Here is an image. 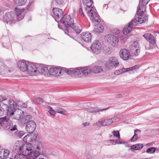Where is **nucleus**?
Returning a JSON list of instances; mask_svg holds the SVG:
<instances>
[{"label": "nucleus", "instance_id": "1", "mask_svg": "<svg viewBox=\"0 0 159 159\" xmlns=\"http://www.w3.org/2000/svg\"><path fill=\"white\" fill-rule=\"evenodd\" d=\"M10 112H12V114H10L9 116H11L13 119L17 120H21L24 117L23 111L21 110L16 108L17 104L16 103L12 100L10 101Z\"/></svg>", "mask_w": 159, "mask_h": 159}, {"label": "nucleus", "instance_id": "2", "mask_svg": "<svg viewBox=\"0 0 159 159\" xmlns=\"http://www.w3.org/2000/svg\"><path fill=\"white\" fill-rule=\"evenodd\" d=\"M0 125L6 130L10 129L13 131L17 129L16 126L14 125L13 126L11 121L9 117L7 116L0 118Z\"/></svg>", "mask_w": 159, "mask_h": 159}, {"label": "nucleus", "instance_id": "3", "mask_svg": "<svg viewBox=\"0 0 159 159\" xmlns=\"http://www.w3.org/2000/svg\"><path fill=\"white\" fill-rule=\"evenodd\" d=\"M119 65V62L117 58L114 57H110L107 61H105L104 63L105 69L108 70L113 69Z\"/></svg>", "mask_w": 159, "mask_h": 159}, {"label": "nucleus", "instance_id": "4", "mask_svg": "<svg viewBox=\"0 0 159 159\" xmlns=\"http://www.w3.org/2000/svg\"><path fill=\"white\" fill-rule=\"evenodd\" d=\"M11 99L9 100V105L8 106L3 103H0V116H3L7 114L9 116L10 114H12V112H10V101Z\"/></svg>", "mask_w": 159, "mask_h": 159}, {"label": "nucleus", "instance_id": "5", "mask_svg": "<svg viewBox=\"0 0 159 159\" xmlns=\"http://www.w3.org/2000/svg\"><path fill=\"white\" fill-rule=\"evenodd\" d=\"M87 9H88L89 10L87 11V12L89 16L90 17V19L93 22H95L98 23L101 21L98 15L94 11L93 7H92L91 9H90V10H89V8Z\"/></svg>", "mask_w": 159, "mask_h": 159}, {"label": "nucleus", "instance_id": "6", "mask_svg": "<svg viewBox=\"0 0 159 159\" xmlns=\"http://www.w3.org/2000/svg\"><path fill=\"white\" fill-rule=\"evenodd\" d=\"M16 16L13 12H8L4 15L3 20L7 24L11 25L15 23V16Z\"/></svg>", "mask_w": 159, "mask_h": 159}, {"label": "nucleus", "instance_id": "7", "mask_svg": "<svg viewBox=\"0 0 159 159\" xmlns=\"http://www.w3.org/2000/svg\"><path fill=\"white\" fill-rule=\"evenodd\" d=\"M106 40L112 46L116 47L119 42V39L116 36L108 34L105 37Z\"/></svg>", "mask_w": 159, "mask_h": 159}, {"label": "nucleus", "instance_id": "8", "mask_svg": "<svg viewBox=\"0 0 159 159\" xmlns=\"http://www.w3.org/2000/svg\"><path fill=\"white\" fill-rule=\"evenodd\" d=\"M150 0H140L137 9V14L141 15L144 13L145 10V6Z\"/></svg>", "mask_w": 159, "mask_h": 159}, {"label": "nucleus", "instance_id": "9", "mask_svg": "<svg viewBox=\"0 0 159 159\" xmlns=\"http://www.w3.org/2000/svg\"><path fill=\"white\" fill-rule=\"evenodd\" d=\"M92 51L96 54H99L102 50V45L99 41H96L91 47Z\"/></svg>", "mask_w": 159, "mask_h": 159}, {"label": "nucleus", "instance_id": "10", "mask_svg": "<svg viewBox=\"0 0 159 159\" xmlns=\"http://www.w3.org/2000/svg\"><path fill=\"white\" fill-rule=\"evenodd\" d=\"M64 71V70L61 67L51 68L49 69V76L52 75L55 76H59L61 73L63 74Z\"/></svg>", "mask_w": 159, "mask_h": 159}, {"label": "nucleus", "instance_id": "11", "mask_svg": "<svg viewBox=\"0 0 159 159\" xmlns=\"http://www.w3.org/2000/svg\"><path fill=\"white\" fill-rule=\"evenodd\" d=\"M33 147L30 143H27L22 145L21 153L26 156L33 149Z\"/></svg>", "mask_w": 159, "mask_h": 159}, {"label": "nucleus", "instance_id": "12", "mask_svg": "<svg viewBox=\"0 0 159 159\" xmlns=\"http://www.w3.org/2000/svg\"><path fill=\"white\" fill-rule=\"evenodd\" d=\"M61 23L65 24L66 27L67 28L70 26L73 23V20L70 15L64 16L61 20Z\"/></svg>", "mask_w": 159, "mask_h": 159}, {"label": "nucleus", "instance_id": "13", "mask_svg": "<svg viewBox=\"0 0 159 159\" xmlns=\"http://www.w3.org/2000/svg\"><path fill=\"white\" fill-rule=\"evenodd\" d=\"M25 127L26 131L29 133H32L36 128L35 123L34 121L30 120L26 123Z\"/></svg>", "mask_w": 159, "mask_h": 159}, {"label": "nucleus", "instance_id": "14", "mask_svg": "<svg viewBox=\"0 0 159 159\" xmlns=\"http://www.w3.org/2000/svg\"><path fill=\"white\" fill-rule=\"evenodd\" d=\"M38 67H36V66L34 64L30 63L28 65V69L27 73L31 75H34L38 73Z\"/></svg>", "mask_w": 159, "mask_h": 159}, {"label": "nucleus", "instance_id": "15", "mask_svg": "<svg viewBox=\"0 0 159 159\" xmlns=\"http://www.w3.org/2000/svg\"><path fill=\"white\" fill-rule=\"evenodd\" d=\"M38 73L43 74L44 75L49 76V70L48 68L44 65H40L38 67Z\"/></svg>", "mask_w": 159, "mask_h": 159}, {"label": "nucleus", "instance_id": "16", "mask_svg": "<svg viewBox=\"0 0 159 159\" xmlns=\"http://www.w3.org/2000/svg\"><path fill=\"white\" fill-rule=\"evenodd\" d=\"M120 56L123 60H126L130 58V55L128 50L126 49H123L120 52Z\"/></svg>", "mask_w": 159, "mask_h": 159}, {"label": "nucleus", "instance_id": "17", "mask_svg": "<svg viewBox=\"0 0 159 159\" xmlns=\"http://www.w3.org/2000/svg\"><path fill=\"white\" fill-rule=\"evenodd\" d=\"M79 75L83 74L85 76L91 73V68L88 67H78Z\"/></svg>", "mask_w": 159, "mask_h": 159}, {"label": "nucleus", "instance_id": "18", "mask_svg": "<svg viewBox=\"0 0 159 159\" xmlns=\"http://www.w3.org/2000/svg\"><path fill=\"white\" fill-rule=\"evenodd\" d=\"M53 17L56 20V19L61 18L63 15L62 11L58 8H53Z\"/></svg>", "mask_w": 159, "mask_h": 159}, {"label": "nucleus", "instance_id": "19", "mask_svg": "<svg viewBox=\"0 0 159 159\" xmlns=\"http://www.w3.org/2000/svg\"><path fill=\"white\" fill-rule=\"evenodd\" d=\"M22 144L21 142L18 141L15 143L12 149V152L14 153L20 152L21 153V148Z\"/></svg>", "mask_w": 159, "mask_h": 159}, {"label": "nucleus", "instance_id": "20", "mask_svg": "<svg viewBox=\"0 0 159 159\" xmlns=\"http://www.w3.org/2000/svg\"><path fill=\"white\" fill-rule=\"evenodd\" d=\"M40 154V152L37 151H33L30 152L29 154L26 156L27 159H35L37 158Z\"/></svg>", "mask_w": 159, "mask_h": 159}, {"label": "nucleus", "instance_id": "21", "mask_svg": "<svg viewBox=\"0 0 159 159\" xmlns=\"http://www.w3.org/2000/svg\"><path fill=\"white\" fill-rule=\"evenodd\" d=\"M15 11L17 20L19 21L22 19L24 17L23 13L24 11V9L16 8Z\"/></svg>", "mask_w": 159, "mask_h": 159}, {"label": "nucleus", "instance_id": "22", "mask_svg": "<svg viewBox=\"0 0 159 159\" xmlns=\"http://www.w3.org/2000/svg\"><path fill=\"white\" fill-rule=\"evenodd\" d=\"M25 62L19 61L18 62V65L20 70L23 72H27L28 69V65Z\"/></svg>", "mask_w": 159, "mask_h": 159}, {"label": "nucleus", "instance_id": "23", "mask_svg": "<svg viewBox=\"0 0 159 159\" xmlns=\"http://www.w3.org/2000/svg\"><path fill=\"white\" fill-rule=\"evenodd\" d=\"M78 70H79L78 67L75 68H70V70H64V72H65L69 75L72 76L74 75H79Z\"/></svg>", "mask_w": 159, "mask_h": 159}, {"label": "nucleus", "instance_id": "24", "mask_svg": "<svg viewBox=\"0 0 159 159\" xmlns=\"http://www.w3.org/2000/svg\"><path fill=\"white\" fill-rule=\"evenodd\" d=\"M9 154V151L5 149H0V159H6Z\"/></svg>", "mask_w": 159, "mask_h": 159}, {"label": "nucleus", "instance_id": "25", "mask_svg": "<svg viewBox=\"0 0 159 159\" xmlns=\"http://www.w3.org/2000/svg\"><path fill=\"white\" fill-rule=\"evenodd\" d=\"M81 37L82 39L86 42H89L91 40V35L89 32L83 33L81 34Z\"/></svg>", "mask_w": 159, "mask_h": 159}, {"label": "nucleus", "instance_id": "26", "mask_svg": "<svg viewBox=\"0 0 159 159\" xmlns=\"http://www.w3.org/2000/svg\"><path fill=\"white\" fill-rule=\"evenodd\" d=\"M143 37L150 43L154 44L155 43V40L153 35L151 34L146 33L143 35Z\"/></svg>", "mask_w": 159, "mask_h": 159}, {"label": "nucleus", "instance_id": "27", "mask_svg": "<svg viewBox=\"0 0 159 159\" xmlns=\"http://www.w3.org/2000/svg\"><path fill=\"white\" fill-rule=\"evenodd\" d=\"M82 3L84 5L87 7L85 8V10L86 11H88V9L87 8H89L90 9H91V7H91L92 4L93 3V2L92 0H82Z\"/></svg>", "mask_w": 159, "mask_h": 159}, {"label": "nucleus", "instance_id": "28", "mask_svg": "<svg viewBox=\"0 0 159 159\" xmlns=\"http://www.w3.org/2000/svg\"><path fill=\"white\" fill-rule=\"evenodd\" d=\"M91 72L94 74L101 73L103 71L102 68L98 66H96L91 68Z\"/></svg>", "mask_w": 159, "mask_h": 159}, {"label": "nucleus", "instance_id": "29", "mask_svg": "<svg viewBox=\"0 0 159 159\" xmlns=\"http://www.w3.org/2000/svg\"><path fill=\"white\" fill-rule=\"evenodd\" d=\"M109 109V107H107L103 109H97L93 107H90L87 109V111L91 113H96L99 111H105Z\"/></svg>", "mask_w": 159, "mask_h": 159}, {"label": "nucleus", "instance_id": "30", "mask_svg": "<svg viewBox=\"0 0 159 159\" xmlns=\"http://www.w3.org/2000/svg\"><path fill=\"white\" fill-rule=\"evenodd\" d=\"M8 71H10L8 67L4 65L2 62H0V74H4Z\"/></svg>", "mask_w": 159, "mask_h": 159}, {"label": "nucleus", "instance_id": "31", "mask_svg": "<svg viewBox=\"0 0 159 159\" xmlns=\"http://www.w3.org/2000/svg\"><path fill=\"white\" fill-rule=\"evenodd\" d=\"M74 23H73L70 26L71 28L73 29L76 33H79L81 32L82 30V28L80 25H75Z\"/></svg>", "mask_w": 159, "mask_h": 159}, {"label": "nucleus", "instance_id": "32", "mask_svg": "<svg viewBox=\"0 0 159 159\" xmlns=\"http://www.w3.org/2000/svg\"><path fill=\"white\" fill-rule=\"evenodd\" d=\"M143 13L141 15H137L139 16V24L142 23L143 22H146L148 20V16L146 15H143Z\"/></svg>", "mask_w": 159, "mask_h": 159}, {"label": "nucleus", "instance_id": "33", "mask_svg": "<svg viewBox=\"0 0 159 159\" xmlns=\"http://www.w3.org/2000/svg\"><path fill=\"white\" fill-rule=\"evenodd\" d=\"M97 23V25H94V30L97 33L102 32L104 30L103 26L101 24H98Z\"/></svg>", "mask_w": 159, "mask_h": 159}, {"label": "nucleus", "instance_id": "34", "mask_svg": "<svg viewBox=\"0 0 159 159\" xmlns=\"http://www.w3.org/2000/svg\"><path fill=\"white\" fill-rule=\"evenodd\" d=\"M143 145L142 144L139 143L133 145L130 147L131 148L134 150H139L143 148Z\"/></svg>", "mask_w": 159, "mask_h": 159}, {"label": "nucleus", "instance_id": "35", "mask_svg": "<svg viewBox=\"0 0 159 159\" xmlns=\"http://www.w3.org/2000/svg\"><path fill=\"white\" fill-rule=\"evenodd\" d=\"M104 122V123L105 126L110 125L111 124L114 122L115 120L113 118H106L103 119Z\"/></svg>", "mask_w": 159, "mask_h": 159}, {"label": "nucleus", "instance_id": "36", "mask_svg": "<svg viewBox=\"0 0 159 159\" xmlns=\"http://www.w3.org/2000/svg\"><path fill=\"white\" fill-rule=\"evenodd\" d=\"M132 28L129 24L128 25L124 27L123 30V33L125 34L129 33L132 30Z\"/></svg>", "mask_w": 159, "mask_h": 159}, {"label": "nucleus", "instance_id": "37", "mask_svg": "<svg viewBox=\"0 0 159 159\" xmlns=\"http://www.w3.org/2000/svg\"><path fill=\"white\" fill-rule=\"evenodd\" d=\"M138 23H139V18L138 20L136 19H134L131 21L129 24L130 26L133 28L137 25Z\"/></svg>", "mask_w": 159, "mask_h": 159}, {"label": "nucleus", "instance_id": "38", "mask_svg": "<svg viewBox=\"0 0 159 159\" xmlns=\"http://www.w3.org/2000/svg\"><path fill=\"white\" fill-rule=\"evenodd\" d=\"M26 2V0H15L16 4L19 6H22L24 5Z\"/></svg>", "mask_w": 159, "mask_h": 159}, {"label": "nucleus", "instance_id": "39", "mask_svg": "<svg viewBox=\"0 0 159 159\" xmlns=\"http://www.w3.org/2000/svg\"><path fill=\"white\" fill-rule=\"evenodd\" d=\"M25 134V132L23 131H17L15 133V135L16 136L21 138Z\"/></svg>", "mask_w": 159, "mask_h": 159}, {"label": "nucleus", "instance_id": "40", "mask_svg": "<svg viewBox=\"0 0 159 159\" xmlns=\"http://www.w3.org/2000/svg\"><path fill=\"white\" fill-rule=\"evenodd\" d=\"M95 125L97 126L98 127H100L101 126H105L104 123V122L103 119L99 120L95 124Z\"/></svg>", "mask_w": 159, "mask_h": 159}, {"label": "nucleus", "instance_id": "41", "mask_svg": "<svg viewBox=\"0 0 159 159\" xmlns=\"http://www.w3.org/2000/svg\"><path fill=\"white\" fill-rule=\"evenodd\" d=\"M56 111L58 113H60L64 115H66V111L61 108H57L56 110Z\"/></svg>", "mask_w": 159, "mask_h": 159}, {"label": "nucleus", "instance_id": "42", "mask_svg": "<svg viewBox=\"0 0 159 159\" xmlns=\"http://www.w3.org/2000/svg\"><path fill=\"white\" fill-rule=\"evenodd\" d=\"M137 48H139V45L137 42H134L132 44L130 48V50H133Z\"/></svg>", "mask_w": 159, "mask_h": 159}, {"label": "nucleus", "instance_id": "43", "mask_svg": "<svg viewBox=\"0 0 159 159\" xmlns=\"http://www.w3.org/2000/svg\"><path fill=\"white\" fill-rule=\"evenodd\" d=\"M123 116L122 115L118 114L116 115L112 118L113 119H114V120H114V122H116L118 121V120H119L123 119Z\"/></svg>", "mask_w": 159, "mask_h": 159}, {"label": "nucleus", "instance_id": "44", "mask_svg": "<svg viewBox=\"0 0 159 159\" xmlns=\"http://www.w3.org/2000/svg\"><path fill=\"white\" fill-rule=\"evenodd\" d=\"M15 159H27L26 156L23 154L16 155L15 157Z\"/></svg>", "mask_w": 159, "mask_h": 159}, {"label": "nucleus", "instance_id": "45", "mask_svg": "<svg viewBox=\"0 0 159 159\" xmlns=\"http://www.w3.org/2000/svg\"><path fill=\"white\" fill-rule=\"evenodd\" d=\"M30 139L32 141V139H31V137L29 135H26L23 138V140L25 143H28L30 141Z\"/></svg>", "mask_w": 159, "mask_h": 159}, {"label": "nucleus", "instance_id": "46", "mask_svg": "<svg viewBox=\"0 0 159 159\" xmlns=\"http://www.w3.org/2000/svg\"><path fill=\"white\" fill-rule=\"evenodd\" d=\"M131 52L135 56L138 55L140 52V50L139 48H136L135 49H134L133 50H130Z\"/></svg>", "mask_w": 159, "mask_h": 159}, {"label": "nucleus", "instance_id": "47", "mask_svg": "<svg viewBox=\"0 0 159 159\" xmlns=\"http://www.w3.org/2000/svg\"><path fill=\"white\" fill-rule=\"evenodd\" d=\"M138 131H140L139 129H136L134 130V134L131 139V141L134 142V141H136L137 139L138 135L136 133V132Z\"/></svg>", "mask_w": 159, "mask_h": 159}, {"label": "nucleus", "instance_id": "48", "mask_svg": "<svg viewBox=\"0 0 159 159\" xmlns=\"http://www.w3.org/2000/svg\"><path fill=\"white\" fill-rule=\"evenodd\" d=\"M112 134L114 137L118 138V139H120V133L118 131H113L112 132Z\"/></svg>", "mask_w": 159, "mask_h": 159}, {"label": "nucleus", "instance_id": "49", "mask_svg": "<svg viewBox=\"0 0 159 159\" xmlns=\"http://www.w3.org/2000/svg\"><path fill=\"white\" fill-rule=\"evenodd\" d=\"M156 151V148L154 147H152L148 148L146 152L148 153H152L155 152Z\"/></svg>", "mask_w": 159, "mask_h": 159}, {"label": "nucleus", "instance_id": "50", "mask_svg": "<svg viewBox=\"0 0 159 159\" xmlns=\"http://www.w3.org/2000/svg\"><path fill=\"white\" fill-rule=\"evenodd\" d=\"M48 111L51 115L54 116L55 115V111L53 110L51 107L48 106Z\"/></svg>", "mask_w": 159, "mask_h": 159}, {"label": "nucleus", "instance_id": "51", "mask_svg": "<svg viewBox=\"0 0 159 159\" xmlns=\"http://www.w3.org/2000/svg\"><path fill=\"white\" fill-rule=\"evenodd\" d=\"M35 101L38 104H41L43 102V99L41 98H36Z\"/></svg>", "mask_w": 159, "mask_h": 159}, {"label": "nucleus", "instance_id": "52", "mask_svg": "<svg viewBox=\"0 0 159 159\" xmlns=\"http://www.w3.org/2000/svg\"><path fill=\"white\" fill-rule=\"evenodd\" d=\"M118 139L117 140H111L110 141V142L112 144L116 145V144H117V143H118L119 139Z\"/></svg>", "mask_w": 159, "mask_h": 159}, {"label": "nucleus", "instance_id": "53", "mask_svg": "<svg viewBox=\"0 0 159 159\" xmlns=\"http://www.w3.org/2000/svg\"><path fill=\"white\" fill-rule=\"evenodd\" d=\"M79 13L80 15L83 17H84L85 16L83 12L82 9L80 7L79 9Z\"/></svg>", "mask_w": 159, "mask_h": 159}, {"label": "nucleus", "instance_id": "54", "mask_svg": "<svg viewBox=\"0 0 159 159\" xmlns=\"http://www.w3.org/2000/svg\"><path fill=\"white\" fill-rule=\"evenodd\" d=\"M55 2L58 5H62L64 2L63 0H55Z\"/></svg>", "mask_w": 159, "mask_h": 159}, {"label": "nucleus", "instance_id": "55", "mask_svg": "<svg viewBox=\"0 0 159 159\" xmlns=\"http://www.w3.org/2000/svg\"><path fill=\"white\" fill-rule=\"evenodd\" d=\"M139 68V65H136L134 66L133 67H131V69H132V71L135 70H136L138 69Z\"/></svg>", "mask_w": 159, "mask_h": 159}, {"label": "nucleus", "instance_id": "56", "mask_svg": "<svg viewBox=\"0 0 159 159\" xmlns=\"http://www.w3.org/2000/svg\"><path fill=\"white\" fill-rule=\"evenodd\" d=\"M90 124V122H86L83 123L84 127H85L89 126Z\"/></svg>", "mask_w": 159, "mask_h": 159}, {"label": "nucleus", "instance_id": "57", "mask_svg": "<svg viewBox=\"0 0 159 159\" xmlns=\"http://www.w3.org/2000/svg\"><path fill=\"white\" fill-rule=\"evenodd\" d=\"M32 118V116L30 115H28L26 116H25V118H24V119L26 120V119L27 120H28V119L29 120L30 119H31Z\"/></svg>", "mask_w": 159, "mask_h": 159}, {"label": "nucleus", "instance_id": "58", "mask_svg": "<svg viewBox=\"0 0 159 159\" xmlns=\"http://www.w3.org/2000/svg\"><path fill=\"white\" fill-rule=\"evenodd\" d=\"M125 143V142L123 140H119L118 143H117V144H124Z\"/></svg>", "mask_w": 159, "mask_h": 159}, {"label": "nucleus", "instance_id": "59", "mask_svg": "<svg viewBox=\"0 0 159 159\" xmlns=\"http://www.w3.org/2000/svg\"><path fill=\"white\" fill-rule=\"evenodd\" d=\"M66 27V29L65 30L64 32H65V33L67 34H68V33L69 32L68 31V30H70V27H68L67 28V27Z\"/></svg>", "mask_w": 159, "mask_h": 159}, {"label": "nucleus", "instance_id": "60", "mask_svg": "<svg viewBox=\"0 0 159 159\" xmlns=\"http://www.w3.org/2000/svg\"><path fill=\"white\" fill-rule=\"evenodd\" d=\"M6 99V98L4 97H3L2 96H0V102H2V101H4Z\"/></svg>", "mask_w": 159, "mask_h": 159}, {"label": "nucleus", "instance_id": "61", "mask_svg": "<svg viewBox=\"0 0 159 159\" xmlns=\"http://www.w3.org/2000/svg\"><path fill=\"white\" fill-rule=\"evenodd\" d=\"M114 73L115 75H118L120 74H121L119 70H116L114 72Z\"/></svg>", "mask_w": 159, "mask_h": 159}, {"label": "nucleus", "instance_id": "62", "mask_svg": "<svg viewBox=\"0 0 159 159\" xmlns=\"http://www.w3.org/2000/svg\"><path fill=\"white\" fill-rule=\"evenodd\" d=\"M121 69L122 70V71H123V73L127 72L126 68H123Z\"/></svg>", "mask_w": 159, "mask_h": 159}, {"label": "nucleus", "instance_id": "63", "mask_svg": "<svg viewBox=\"0 0 159 159\" xmlns=\"http://www.w3.org/2000/svg\"><path fill=\"white\" fill-rule=\"evenodd\" d=\"M116 32H115V33L116 34H118L120 33V31L119 30L116 29Z\"/></svg>", "mask_w": 159, "mask_h": 159}, {"label": "nucleus", "instance_id": "64", "mask_svg": "<svg viewBox=\"0 0 159 159\" xmlns=\"http://www.w3.org/2000/svg\"><path fill=\"white\" fill-rule=\"evenodd\" d=\"M130 71H132V69H131V67H129V68H126V71L127 72H129Z\"/></svg>", "mask_w": 159, "mask_h": 159}]
</instances>
